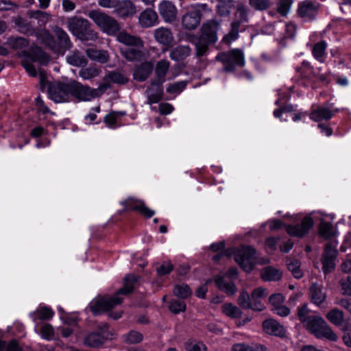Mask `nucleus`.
<instances>
[{
	"label": "nucleus",
	"instance_id": "obj_1",
	"mask_svg": "<svg viewBox=\"0 0 351 351\" xmlns=\"http://www.w3.org/2000/svg\"><path fill=\"white\" fill-rule=\"evenodd\" d=\"M138 277L136 275L128 274L125 278L124 287L117 291V295L112 298H104L93 301L90 304L91 312L94 315L108 311L115 306L120 304L123 299L118 295L121 294L127 295L131 293L134 289V284L137 282Z\"/></svg>",
	"mask_w": 351,
	"mask_h": 351
},
{
	"label": "nucleus",
	"instance_id": "obj_2",
	"mask_svg": "<svg viewBox=\"0 0 351 351\" xmlns=\"http://www.w3.org/2000/svg\"><path fill=\"white\" fill-rule=\"evenodd\" d=\"M235 8L236 10L234 13L233 21L230 23V31L222 39V42L228 45L239 38L241 25L249 22L250 10L248 8L244 3L238 2Z\"/></svg>",
	"mask_w": 351,
	"mask_h": 351
},
{
	"label": "nucleus",
	"instance_id": "obj_3",
	"mask_svg": "<svg viewBox=\"0 0 351 351\" xmlns=\"http://www.w3.org/2000/svg\"><path fill=\"white\" fill-rule=\"evenodd\" d=\"M69 30L82 40H95L97 33L90 28V22L84 18L72 16L67 19Z\"/></svg>",
	"mask_w": 351,
	"mask_h": 351
},
{
	"label": "nucleus",
	"instance_id": "obj_4",
	"mask_svg": "<svg viewBox=\"0 0 351 351\" xmlns=\"http://www.w3.org/2000/svg\"><path fill=\"white\" fill-rule=\"evenodd\" d=\"M304 327L317 339L324 338L334 342L338 340V336L332 328L318 315L313 316Z\"/></svg>",
	"mask_w": 351,
	"mask_h": 351
},
{
	"label": "nucleus",
	"instance_id": "obj_5",
	"mask_svg": "<svg viewBox=\"0 0 351 351\" xmlns=\"http://www.w3.org/2000/svg\"><path fill=\"white\" fill-rule=\"evenodd\" d=\"M87 15L103 32L108 35H114L120 29L117 21L100 10H90Z\"/></svg>",
	"mask_w": 351,
	"mask_h": 351
},
{
	"label": "nucleus",
	"instance_id": "obj_6",
	"mask_svg": "<svg viewBox=\"0 0 351 351\" xmlns=\"http://www.w3.org/2000/svg\"><path fill=\"white\" fill-rule=\"evenodd\" d=\"M19 57L23 58L21 64L26 71L32 77L37 75V72L33 62H38L40 64H46L49 61V56L39 47H32L30 52L22 51L19 54Z\"/></svg>",
	"mask_w": 351,
	"mask_h": 351
},
{
	"label": "nucleus",
	"instance_id": "obj_7",
	"mask_svg": "<svg viewBox=\"0 0 351 351\" xmlns=\"http://www.w3.org/2000/svg\"><path fill=\"white\" fill-rule=\"evenodd\" d=\"M220 28V22L215 19L208 21L203 23L201 27L199 41L197 43L199 51H208V47L211 43L217 40V32Z\"/></svg>",
	"mask_w": 351,
	"mask_h": 351
},
{
	"label": "nucleus",
	"instance_id": "obj_8",
	"mask_svg": "<svg viewBox=\"0 0 351 351\" xmlns=\"http://www.w3.org/2000/svg\"><path fill=\"white\" fill-rule=\"evenodd\" d=\"M216 60L223 64V71L226 72H232L236 66H243L245 64L244 54L239 49L219 53L216 56Z\"/></svg>",
	"mask_w": 351,
	"mask_h": 351
},
{
	"label": "nucleus",
	"instance_id": "obj_9",
	"mask_svg": "<svg viewBox=\"0 0 351 351\" xmlns=\"http://www.w3.org/2000/svg\"><path fill=\"white\" fill-rule=\"evenodd\" d=\"M235 261L244 271L250 272L256 263L255 250L250 246L241 247L235 255Z\"/></svg>",
	"mask_w": 351,
	"mask_h": 351
},
{
	"label": "nucleus",
	"instance_id": "obj_10",
	"mask_svg": "<svg viewBox=\"0 0 351 351\" xmlns=\"http://www.w3.org/2000/svg\"><path fill=\"white\" fill-rule=\"evenodd\" d=\"M206 8V4H202L186 12L182 17V27L187 30L195 29L200 23L202 10Z\"/></svg>",
	"mask_w": 351,
	"mask_h": 351
},
{
	"label": "nucleus",
	"instance_id": "obj_11",
	"mask_svg": "<svg viewBox=\"0 0 351 351\" xmlns=\"http://www.w3.org/2000/svg\"><path fill=\"white\" fill-rule=\"evenodd\" d=\"M49 95L50 99L56 103L69 101L71 96V82L51 85L49 88Z\"/></svg>",
	"mask_w": 351,
	"mask_h": 351
},
{
	"label": "nucleus",
	"instance_id": "obj_12",
	"mask_svg": "<svg viewBox=\"0 0 351 351\" xmlns=\"http://www.w3.org/2000/svg\"><path fill=\"white\" fill-rule=\"evenodd\" d=\"M237 276V269L231 267L223 276H217L215 282L218 288L226 292L228 295H233L237 291L236 286L232 282Z\"/></svg>",
	"mask_w": 351,
	"mask_h": 351
},
{
	"label": "nucleus",
	"instance_id": "obj_13",
	"mask_svg": "<svg viewBox=\"0 0 351 351\" xmlns=\"http://www.w3.org/2000/svg\"><path fill=\"white\" fill-rule=\"evenodd\" d=\"M123 205L125 210L138 211L147 218H150L155 214V211L146 206L143 200L134 197L128 198L123 202Z\"/></svg>",
	"mask_w": 351,
	"mask_h": 351
},
{
	"label": "nucleus",
	"instance_id": "obj_14",
	"mask_svg": "<svg viewBox=\"0 0 351 351\" xmlns=\"http://www.w3.org/2000/svg\"><path fill=\"white\" fill-rule=\"evenodd\" d=\"M71 96L80 101H90L95 98L93 90L76 81H71Z\"/></svg>",
	"mask_w": 351,
	"mask_h": 351
},
{
	"label": "nucleus",
	"instance_id": "obj_15",
	"mask_svg": "<svg viewBox=\"0 0 351 351\" xmlns=\"http://www.w3.org/2000/svg\"><path fill=\"white\" fill-rule=\"evenodd\" d=\"M337 254V250L332 244H328L325 247V250L322 257V269L325 274L330 272L335 266V259Z\"/></svg>",
	"mask_w": 351,
	"mask_h": 351
},
{
	"label": "nucleus",
	"instance_id": "obj_16",
	"mask_svg": "<svg viewBox=\"0 0 351 351\" xmlns=\"http://www.w3.org/2000/svg\"><path fill=\"white\" fill-rule=\"evenodd\" d=\"M163 82H158L157 80H152L149 86L147 87L145 93L147 98V104H152L158 103L162 96Z\"/></svg>",
	"mask_w": 351,
	"mask_h": 351
},
{
	"label": "nucleus",
	"instance_id": "obj_17",
	"mask_svg": "<svg viewBox=\"0 0 351 351\" xmlns=\"http://www.w3.org/2000/svg\"><path fill=\"white\" fill-rule=\"evenodd\" d=\"M313 226L312 218L306 217L302 220L301 224L288 226L286 229L287 233L291 236L302 237L308 232Z\"/></svg>",
	"mask_w": 351,
	"mask_h": 351
},
{
	"label": "nucleus",
	"instance_id": "obj_18",
	"mask_svg": "<svg viewBox=\"0 0 351 351\" xmlns=\"http://www.w3.org/2000/svg\"><path fill=\"white\" fill-rule=\"evenodd\" d=\"M158 11L163 20L167 23L173 22L176 19V7L169 1H162L158 5Z\"/></svg>",
	"mask_w": 351,
	"mask_h": 351
},
{
	"label": "nucleus",
	"instance_id": "obj_19",
	"mask_svg": "<svg viewBox=\"0 0 351 351\" xmlns=\"http://www.w3.org/2000/svg\"><path fill=\"white\" fill-rule=\"evenodd\" d=\"M114 12L121 18L134 16L136 12L135 5L128 0H117Z\"/></svg>",
	"mask_w": 351,
	"mask_h": 351
},
{
	"label": "nucleus",
	"instance_id": "obj_20",
	"mask_svg": "<svg viewBox=\"0 0 351 351\" xmlns=\"http://www.w3.org/2000/svg\"><path fill=\"white\" fill-rule=\"evenodd\" d=\"M158 23V14L151 8L145 9L138 16V24L141 27L149 28Z\"/></svg>",
	"mask_w": 351,
	"mask_h": 351
},
{
	"label": "nucleus",
	"instance_id": "obj_21",
	"mask_svg": "<svg viewBox=\"0 0 351 351\" xmlns=\"http://www.w3.org/2000/svg\"><path fill=\"white\" fill-rule=\"evenodd\" d=\"M143 47H131L121 49V53L124 58L130 62H139L145 58Z\"/></svg>",
	"mask_w": 351,
	"mask_h": 351
},
{
	"label": "nucleus",
	"instance_id": "obj_22",
	"mask_svg": "<svg viewBox=\"0 0 351 351\" xmlns=\"http://www.w3.org/2000/svg\"><path fill=\"white\" fill-rule=\"evenodd\" d=\"M267 294L268 292L265 288L258 287L254 289L251 293L252 310L261 311L265 308L263 301L267 297Z\"/></svg>",
	"mask_w": 351,
	"mask_h": 351
},
{
	"label": "nucleus",
	"instance_id": "obj_23",
	"mask_svg": "<svg viewBox=\"0 0 351 351\" xmlns=\"http://www.w3.org/2000/svg\"><path fill=\"white\" fill-rule=\"evenodd\" d=\"M153 68L154 65L152 62L146 61L141 63L134 71V79L138 82L145 81L152 73Z\"/></svg>",
	"mask_w": 351,
	"mask_h": 351
},
{
	"label": "nucleus",
	"instance_id": "obj_24",
	"mask_svg": "<svg viewBox=\"0 0 351 351\" xmlns=\"http://www.w3.org/2000/svg\"><path fill=\"white\" fill-rule=\"evenodd\" d=\"M309 295L311 302L317 306H320L326 298V293L324 291L323 286L316 282L311 285Z\"/></svg>",
	"mask_w": 351,
	"mask_h": 351
},
{
	"label": "nucleus",
	"instance_id": "obj_25",
	"mask_svg": "<svg viewBox=\"0 0 351 351\" xmlns=\"http://www.w3.org/2000/svg\"><path fill=\"white\" fill-rule=\"evenodd\" d=\"M263 327L267 334L283 337L285 335V330L283 326L273 319H269L263 322Z\"/></svg>",
	"mask_w": 351,
	"mask_h": 351
},
{
	"label": "nucleus",
	"instance_id": "obj_26",
	"mask_svg": "<svg viewBox=\"0 0 351 351\" xmlns=\"http://www.w3.org/2000/svg\"><path fill=\"white\" fill-rule=\"evenodd\" d=\"M117 39L119 43L130 46V47L144 46V42L140 37L131 35L125 31L119 32L117 36Z\"/></svg>",
	"mask_w": 351,
	"mask_h": 351
},
{
	"label": "nucleus",
	"instance_id": "obj_27",
	"mask_svg": "<svg viewBox=\"0 0 351 351\" xmlns=\"http://www.w3.org/2000/svg\"><path fill=\"white\" fill-rule=\"evenodd\" d=\"M154 37L160 44L169 45L173 40L171 31L167 27H161L154 30Z\"/></svg>",
	"mask_w": 351,
	"mask_h": 351
},
{
	"label": "nucleus",
	"instance_id": "obj_28",
	"mask_svg": "<svg viewBox=\"0 0 351 351\" xmlns=\"http://www.w3.org/2000/svg\"><path fill=\"white\" fill-rule=\"evenodd\" d=\"M191 49L188 45H179L171 50L169 57L175 61H181L190 56Z\"/></svg>",
	"mask_w": 351,
	"mask_h": 351
},
{
	"label": "nucleus",
	"instance_id": "obj_29",
	"mask_svg": "<svg viewBox=\"0 0 351 351\" xmlns=\"http://www.w3.org/2000/svg\"><path fill=\"white\" fill-rule=\"evenodd\" d=\"M333 115L334 112L330 110L328 108L319 107L312 110L310 114V118L314 121L319 122L323 120H329Z\"/></svg>",
	"mask_w": 351,
	"mask_h": 351
},
{
	"label": "nucleus",
	"instance_id": "obj_30",
	"mask_svg": "<svg viewBox=\"0 0 351 351\" xmlns=\"http://www.w3.org/2000/svg\"><path fill=\"white\" fill-rule=\"evenodd\" d=\"M327 319L332 324L342 328L346 324H350L348 322L344 321V314L343 311L338 308H333L326 314Z\"/></svg>",
	"mask_w": 351,
	"mask_h": 351
},
{
	"label": "nucleus",
	"instance_id": "obj_31",
	"mask_svg": "<svg viewBox=\"0 0 351 351\" xmlns=\"http://www.w3.org/2000/svg\"><path fill=\"white\" fill-rule=\"evenodd\" d=\"M106 341V338L99 332H91L84 339V344L89 348H96L101 346Z\"/></svg>",
	"mask_w": 351,
	"mask_h": 351
},
{
	"label": "nucleus",
	"instance_id": "obj_32",
	"mask_svg": "<svg viewBox=\"0 0 351 351\" xmlns=\"http://www.w3.org/2000/svg\"><path fill=\"white\" fill-rule=\"evenodd\" d=\"M53 32L58 40L60 48L64 50L70 49L72 47V43L67 33L63 29L58 26L54 27Z\"/></svg>",
	"mask_w": 351,
	"mask_h": 351
},
{
	"label": "nucleus",
	"instance_id": "obj_33",
	"mask_svg": "<svg viewBox=\"0 0 351 351\" xmlns=\"http://www.w3.org/2000/svg\"><path fill=\"white\" fill-rule=\"evenodd\" d=\"M38 40L45 45L49 49L55 51L56 49V43L53 36L47 30H40L35 33Z\"/></svg>",
	"mask_w": 351,
	"mask_h": 351
},
{
	"label": "nucleus",
	"instance_id": "obj_34",
	"mask_svg": "<svg viewBox=\"0 0 351 351\" xmlns=\"http://www.w3.org/2000/svg\"><path fill=\"white\" fill-rule=\"evenodd\" d=\"M237 2L234 0H219L217 5V12L222 17L228 16L231 10L236 7Z\"/></svg>",
	"mask_w": 351,
	"mask_h": 351
},
{
	"label": "nucleus",
	"instance_id": "obj_35",
	"mask_svg": "<svg viewBox=\"0 0 351 351\" xmlns=\"http://www.w3.org/2000/svg\"><path fill=\"white\" fill-rule=\"evenodd\" d=\"M169 66L170 62L168 60H161L158 61L155 69L156 77L154 80L164 83L165 82V77Z\"/></svg>",
	"mask_w": 351,
	"mask_h": 351
},
{
	"label": "nucleus",
	"instance_id": "obj_36",
	"mask_svg": "<svg viewBox=\"0 0 351 351\" xmlns=\"http://www.w3.org/2000/svg\"><path fill=\"white\" fill-rule=\"evenodd\" d=\"M281 277L282 271L272 267H265L261 271V278L265 281H276Z\"/></svg>",
	"mask_w": 351,
	"mask_h": 351
},
{
	"label": "nucleus",
	"instance_id": "obj_37",
	"mask_svg": "<svg viewBox=\"0 0 351 351\" xmlns=\"http://www.w3.org/2000/svg\"><path fill=\"white\" fill-rule=\"evenodd\" d=\"M298 12L301 17L311 19L315 14V9L312 2L305 1L299 4Z\"/></svg>",
	"mask_w": 351,
	"mask_h": 351
},
{
	"label": "nucleus",
	"instance_id": "obj_38",
	"mask_svg": "<svg viewBox=\"0 0 351 351\" xmlns=\"http://www.w3.org/2000/svg\"><path fill=\"white\" fill-rule=\"evenodd\" d=\"M326 48V42L322 40L315 44L312 49L313 57L322 63L325 61Z\"/></svg>",
	"mask_w": 351,
	"mask_h": 351
},
{
	"label": "nucleus",
	"instance_id": "obj_39",
	"mask_svg": "<svg viewBox=\"0 0 351 351\" xmlns=\"http://www.w3.org/2000/svg\"><path fill=\"white\" fill-rule=\"evenodd\" d=\"M68 63L74 66H85L87 63L86 57L80 51L75 50L66 57Z\"/></svg>",
	"mask_w": 351,
	"mask_h": 351
},
{
	"label": "nucleus",
	"instance_id": "obj_40",
	"mask_svg": "<svg viewBox=\"0 0 351 351\" xmlns=\"http://www.w3.org/2000/svg\"><path fill=\"white\" fill-rule=\"evenodd\" d=\"M86 53L90 59L101 63H106L109 59L108 54L105 51L88 49Z\"/></svg>",
	"mask_w": 351,
	"mask_h": 351
},
{
	"label": "nucleus",
	"instance_id": "obj_41",
	"mask_svg": "<svg viewBox=\"0 0 351 351\" xmlns=\"http://www.w3.org/2000/svg\"><path fill=\"white\" fill-rule=\"evenodd\" d=\"M287 266L294 278L300 279L303 276V272L300 269L301 263L298 259L287 258Z\"/></svg>",
	"mask_w": 351,
	"mask_h": 351
},
{
	"label": "nucleus",
	"instance_id": "obj_42",
	"mask_svg": "<svg viewBox=\"0 0 351 351\" xmlns=\"http://www.w3.org/2000/svg\"><path fill=\"white\" fill-rule=\"evenodd\" d=\"M15 25L19 32L22 34L33 35L36 33L33 26L23 18H16L15 19Z\"/></svg>",
	"mask_w": 351,
	"mask_h": 351
},
{
	"label": "nucleus",
	"instance_id": "obj_43",
	"mask_svg": "<svg viewBox=\"0 0 351 351\" xmlns=\"http://www.w3.org/2000/svg\"><path fill=\"white\" fill-rule=\"evenodd\" d=\"M222 312L232 319L239 318L242 315V311L231 303L224 304L222 306Z\"/></svg>",
	"mask_w": 351,
	"mask_h": 351
},
{
	"label": "nucleus",
	"instance_id": "obj_44",
	"mask_svg": "<svg viewBox=\"0 0 351 351\" xmlns=\"http://www.w3.org/2000/svg\"><path fill=\"white\" fill-rule=\"evenodd\" d=\"M53 311L49 307H39L34 312V319H50L53 316Z\"/></svg>",
	"mask_w": 351,
	"mask_h": 351
},
{
	"label": "nucleus",
	"instance_id": "obj_45",
	"mask_svg": "<svg viewBox=\"0 0 351 351\" xmlns=\"http://www.w3.org/2000/svg\"><path fill=\"white\" fill-rule=\"evenodd\" d=\"M101 73V70L99 68L90 66L87 68H83L79 71V75L83 80H90L93 77L98 76Z\"/></svg>",
	"mask_w": 351,
	"mask_h": 351
},
{
	"label": "nucleus",
	"instance_id": "obj_46",
	"mask_svg": "<svg viewBox=\"0 0 351 351\" xmlns=\"http://www.w3.org/2000/svg\"><path fill=\"white\" fill-rule=\"evenodd\" d=\"M319 232L326 239H330L335 235L333 226L329 222H322L319 226Z\"/></svg>",
	"mask_w": 351,
	"mask_h": 351
},
{
	"label": "nucleus",
	"instance_id": "obj_47",
	"mask_svg": "<svg viewBox=\"0 0 351 351\" xmlns=\"http://www.w3.org/2000/svg\"><path fill=\"white\" fill-rule=\"evenodd\" d=\"M106 80L118 84H125L128 82V78L123 73L115 71L110 72L106 76Z\"/></svg>",
	"mask_w": 351,
	"mask_h": 351
},
{
	"label": "nucleus",
	"instance_id": "obj_48",
	"mask_svg": "<svg viewBox=\"0 0 351 351\" xmlns=\"http://www.w3.org/2000/svg\"><path fill=\"white\" fill-rule=\"evenodd\" d=\"M8 44L12 49H22L26 48L29 45V42L27 39L23 37H17L9 38Z\"/></svg>",
	"mask_w": 351,
	"mask_h": 351
},
{
	"label": "nucleus",
	"instance_id": "obj_49",
	"mask_svg": "<svg viewBox=\"0 0 351 351\" xmlns=\"http://www.w3.org/2000/svg\"><path fill=\"white\" fill-rule=\"evenodd\" d=\"M238 304L243 309H252V298L245 291L241 292L238 300Z\"/></svg>",
	"mask_w": 351,
	"mask_h": 351
},
{
	"label": "nucleus",
	"instance_id": "obj_50",
	"mask_svg": "<svg viewBox=\"0 0 351 351\" xmlns=\"http://www.w3.org/2000/svg\"><path fill=\"white\" fill-rule=\"evenodd\" d=\"M250 7L257 11H264L269 8L270 0H249Z\"/></svg>",
	"mask_w": 351,
	"mask_h": 351
},
{
	"label": "nucleus",
	"instance_id": "obj_51",
	"mask_svg": "<svg viewBox=\"0 0 351 351\" xmlns=\"http://www.w3.org/2000/svg\"><path fill=\"white\" fill-rule=\"evenodd\" d=\"M310 311L307 304H304L298 308V316L304 326L314 316L309 314Z\"/></svg>",
	"mask_w": 351,
	"mask_h": 351
},
{
	"label": "nucleus",
	"instance_id": "obj_52",
	"mask_svg": "<svg viewBox=\"0 0 351 351\" xmlns=\"http://www.w3.org/2000/svg\"><path fill=\"white\" fill-rule=\"evenodd\" d=\"M339 330L342 333L341 339L344 345L351 348V324H346Z\"/></svg>",
	"mask_w": 351,
	"mask_h": 351
},
{
	"label": "nucleus",
	"instance_id": "obj_53",
	"mask_svg": "<svg viewBox=\"0 0 351 351\" xmlns=\"http://www.w3.org/2000/svg\"><path fill=\"white\" fill-rule=\"evenodd\" d=\"M186 40L187 41L190 42L191 43H192L195 47V56L198 58H202V56H204L206 53H207V51L206 49H204V51H199V47H197V43L199 41V36H197L193 34H187L186 35Z\"/></svg>",
	"mask_w": 351,
	"mask_h": 351
},
{
	"label": "nucleus",
	"instance_id": "obj_54",
	"mask_svg": "<svg viewBox=\"0 0 351 351\" xmlns=\"http://www.w3.org/2000/svg\"><path fill=\"white\" fill-rule=\"evenodd\" d=\"M186 306L184 302L175 299L169 302V308L173 313L178 314L184 312L186 310Z\"/></svg>",
	"mask_w": 351,
	"mask_h": 351
},
{
	"label": "nucleus",
	"instance_id": "obj_55",
	"mask_svg": "<svg viewBox=\"0 0 351 351\" xmlns=\"http://www.w3.org/2000/svg\"><path fill=\"white\" fill-rule=\"evenodd\" d=\"M292 0H280L277 4V11L282 16H286L292 5Z\"/></svg>",
	"mask_w": 351,
	"mask_h": 351
},
{
	"label": "nucleus",
	"instance_id": "obj_56",
	"mask_svg": "<svg viewBox=\"0 0 351 351\" xmlns=\"http://www.w3.org/2000/svg\"><path fill=\"white\" fill-rule=\"evenodd\" d=\"M143 340V335L135 330H131L125 335V341L128 343H138Z\"/></svg>",
	"mask_w": 351,
	"mask_h": 351
},
{
	"label": "nucleus",
	"instance_id": "obj_57",
	"mask_svg": "<svg viewBox=\"0 0 351 351\" xmlns=\"http://www.w3.org/2000/svg\"><path fill=\"white\" fill-rule=\"evenodd\" d=\"M174 294L180 298H186L191 293V289L189 286L186 285H176L173 290Z\"/></svg>",
	"mask_w": 351,
	"mask_h": 351
},
{
	"label": "nucleus",
	"instance_id": "obj_58",
	"mask_svg": "<svg viewBox=\"0 0 351 351\" xmlns=\"http://www.w3.org/2000/svg\"><path fill=\"white\" fill-rule=\"evenodd\" d=\"M186 82L185 81L169 84L167 88V92L171 94L179 93L186 88Z\"/></svg>",
	"mask_w": 351,
	"mask_h": 351
},
{
	"label": "nucleus",
	"instance_id": "obj_59",
	"mask_svg": "<svg viewBox=\"0 0 351 351\" xmlns=\"http://www.w3.org/2000/svg\"><path fill=\"white\" fill-rule=\"evenodd\" d=\"M302 69H305L306 72L312 73L313 75L319 79L321 82L326 83L328 82L327 76L324 74L315 73L313 70V67L308 63L303 62ZM296 70L298 72H300L301 69L297 68Z\"/></svg>",
	"mask_w": 351,
	"mask_h": 351
},
{
	"label": "nucleus",
	"instance_id": "obj_60",
	"mask_svg": "<svg viewBox=\"0 0 351 351\" xmlns=\"http://www.w3.org/2000/svg\"><path fill=\"white\" fill-rule=\"evenodd\" d=\"M173 269V265L171 262H164L162 265L156 268L158 276H162L169 274Z\"/></svg>",
	"mask_w": 351,
	"mask_h": 351
},
{
	"label": "nucleus",
	"instance_id": "obj_61",
	"mask_svg": "<svg viewBox=\"0 0 351 351\" xmlns=\"http://www.w3.org/2000/svg\"><path fill=\"white\" fill-rule=\"evenodd\" d=\"M340 285L343 294L351 296V279L349 276L342 278L340 280Z\"/></svg>",
	"mask_w": 351,
	"mask_h": 351
},
{
	"label": "nucleus",
	"instance_id": "obj_62",
	"mask_svg": "<svg viewBox=\"0 0 351 351\" xmlns=\"http://www.w3.org/2000/svg\"><path fill=\"white\" fill-rule=\"evenodd\" d=\"M284 300L283 295L280 293L272 294L269 298V303L272 305L273 308L282 305Z\"/></svg>",
	"mask_w": 351,
	"mask_h": 351
},
{
	"label": "nucleus",
	"instance_id": "obj_63",
	"mask_svg": "<svg viewBox=\"0 0 351 351\" xmlns=\"http://www.w3.org/2000/svg\"><path fill=\"white\" fill-rule=\"evenodd\" d=\"M106 82L101 84L97 88H94L93 93L95 97H100L101 95H103L108 88H110V82L108 80H106Z\"/></svg>",
	"mask_w": 351,
	"mask_h": 351
},
{
	"label": "nucleus",
	"instance_id": "obj_64",
	"mask_svg": "<svg viewBox=\"0 0 351 351\" xmlns=\"http://www.w3.org/2000/svg\"><path fill=\"white\" fill-rule=\"evenodd\" d=\"M186 349L187 351H207V348L206 346L200 342L193 343L190 342L187 343L186 345Z\"/></svg>",
	"mask_w": 351,
	"mask_h": 351
}]
</instances>
